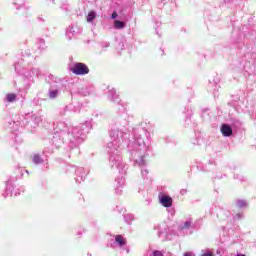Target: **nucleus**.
Wrapping results in <instances>:
<instances>
[{
	"instance_id": "423d86ee",
	"label": "nucleus",
	"mask_w": 256,
	"mask_h": 256,
	"mask_svg": "<svg viewBox=\"0 0 256 256\" xmlns=\"http://www.w3.org/2000/svg\"><path fill=\"white\" fill-rule=\"evenodd\" d=\"M61 95V86L59 85H52L48 91L49 99H57Z\"/></svg>"
},
{
	"instance_id": "f8f14e48",
	"label": "nucleus",
	"mask_w": 256,
	"mask_h": 256,
	"mask_svg": "<svg viewBox=\"0 0 256 256\" xmlns=\"http://www.w3.org/2000/svg\"><path fill=\"white\" fill-rule=\"evenodd\" d=\"M77 27H69L66 31V37L73 39L75 33H77Z\"/></svg>"
},
{
	"instance_id": "20e7f679",
	"label": "nucleus",
	"mask_w": 256,
	"mask_h": 256,
	"mask_svg": "<svg viewBox=\"0 0 256 256\" xmlns=\"http://www.w3.org/2000/svg\"><path fill=\"white\" fill-rule=\"evenodd\" d=\"M72 73L75 75H87L89 73V67L84 63H76L72 67Z\"/></svg>"
},
{
	"instance_id": "2eb2a0df",
	"label": "nucleus",
	"mask_w": 256,
	"mask_h": 256,
	"mask_svg": "<svg viewBox=\"0 0 256 256\" xmlns=\"http://www.w3.org/2000/svg\"><path fill=\"white\" fill-rule=\"evenodd\" d=\"M32 161L35 163V165H41V163H43V158H41L39 154H34L32 156Z\"/></svg>"
},
{
	"instance_id": "4468645a",
	"label": "nucleus",
	"mask_w": 256,
	"mask_h": 256,
	"mask_svg": "<svg viewBox=\"0 0 256 256\" xmlns=\"http://www.w3.org/2000/svg\"><path fill=\"white\" fill-rule=\"evenodd\" d=\"M71 135H72V137H74V139H79V137H81V135H83V131H80L79 128H73Z\"/></svg>"
},
{
	"instance_id": "bb28decb",
	"label": "nucleus",
	"mask_w": 256,
	"mask_h": 256,
	"mask_svg": "<svg viewBox=\"0 0 256 256\" xmlns=\"http://www.w3.org/2000/svg\"><path fill=\"white\" fill-rule=\"evenodd\" d=\"M111 17L112 19H117V12H113Z\"/></svg>"
},
{
	"instance_id": "9b49d317",
	"label": "nucleus",
	"mask_w": 256,
	"mask_h": 256,
	"mask_svg": "<svg viewBox=\"0 0 256 256\" xmlns=\"http://www.w3.org/2000/svg\"><path fill=\"white\" fill-rule=\"evenodd\" d=\"M96 18H97V12L92 10L88 12V15L86 16V21L87 23H93V21H95Z\"/></svg>"
},
{
	"instance_id": "aec40b11",
	"label": "nucleus",
	"mask_w": 256,
	"mask_h": 256,
	"mask_svg": "<svg viewBox=\"0 0 256 256\" xmlns=\"http://www.w3.org/2000/svg\"><path fill=\"white\" fill-rule=\"evenodd\" d=\"M135 219V217L133 216V214H126L124 216V221L128 224L131 225V223H133V220Z\"/></svg>"
},
{
	"instance_id": "6ab92c4d",
	"label": "nucleus",
	"mask_w": 256,
	"mask_h": 256,
	"mask_svg": "<svg viewBox=\"0 0 256 256\" xmlns=\"http://www.w3.org/2000/svg\"><path fill=\"white\" fill-rule=\"evenodd\" d=\"M114 29H125V22L115 20L114 21Z\"/></svg>"
},
{
	"instance_id": "f257e3e1",
	"label": "nucleus",
	"mask_w": 256,
	"mask_h": 256,
	"mask_svg": "<svg viewBox=\"0 0 256 256\" xmlns=\"http://www.w3.org/2000/svg\"><path fill=\"white\" fill-rule=\"evenodd\" d=\"M111 142L107 144L108 153L110 155L109 164L112 169H118L121 175H125L127 170L125 169V163H123V158L119 149H121V141L125 137V133L120 131L119 128H112L110 131Z\"/></svg>"
},
{
	"instance_id": "412c9836",
	"label": "nucleus",
	"mask_w": 256,
	"mask_h": 256,
	"mask_svg": "<svg viewBox=\"0 0 256 256\" xmlns=\"http://www.w3.org/2000/svg\"><path fill=\"white\" fill-rule=\"evenodd\" d=\"M200 256H213V250L211 249H204Z\"/></svg>"
},
{
	"instance_id": "393cba45",
	"label": "nucleus",
	"mask_w": 256,
	"mask_h": 256,
	"mask_svg": "<svg viewBox=\"0 0 256 256\" xmlns=\"http://www.w3.org/2000/svg\"><path fill=\"white\" fill-rule=\"evenodd\" d=\"M243 218V214H237L236 216H234V219H242Z\"/></svg>"
},
{
	"instance_id": "39448f33",
	"label": "nucleus",
	"mask_w": 256,
	"mask_h": 256,
	"mask_svg": "<svg viewBox=\"0 0 256 256\" xmlns=\"http://www.w3.org/2000/svg\"><path fill=\"white\" fill-rule=\"evenodd\" d=\"M158 201L162 207H165L166 209H170V207H173V198L167 194H160L158 196Z\"/></svg>"
},
{
	"instance_id": "cd10ccee",
	"label": "nucleus",
	"mask_w": 256,
	"mask_h": 256,
	"mask_svg": "<svg viewBox=\"0 0 256 256\" xmlns=\"http://www.w3.org/2000/svg\"><path fill=\"white\" fill-rule=\"evenodd\" d=\"M184 256H193V253H191V252H186V253L184 254Z\"/></svg>"
},
{
	"instance_id": "ddd939ff",
	"label": "nucleus",
	"mask_w": 256,
	"mask_h": 256,
	"mask_svg": "<svg viewBox=\"0 0 256 256\" xmlns=\"http://www.w3.org/2000/svg\"><path fill=\"white\" fill-rule=\"evenodd\" d=\"M108 97L111 99V101H117L119 99L117 91L113 88L109 90Z\"/></svg>"
},
{
	"instance_id": "f3484780",
	"label": "nucleus",
	"mask_w": 256,
	"mask_h": 256,
	"mask_svg": "<svg viewBox=\"0 0 256 256\" xmlns=\"http://www.w3.org/2000/svg\"><path fill=\"white\" fill-rule=\"evenodd\" d=\"M76 175H80V179L76 178L77 183H80V181H83V179L85 178V172H83L82 168L76 170Z\"/></svg>"
},
{
	"instance_id": "c85d7f7f",
	"label": "nucleus",
	"mask_w": 256,
	"mask_h": 256,
	"mask_svg": "<svg viewBox=\"0 0 256 256\" xmlns=\"http://www.w3.org/2000/svg\"><path fill=\"white\" fill-rule=\"evenodd\" d=\"M233 0H224V3H231Z\"/></svg>"
},
{
	"instance_id": "1a4fd4ad",
	"label": "nucleus",
	"mask_w": 256,
	"mask_h": 256,
	"mask_svg": "<svg viewBox=\"0 0 256 256\" xmlns=\"http://www.w3.org/2000/svg\"><path fill=\"white\" fill-rule=\"evenodd\" d=\"M116 183H117V186L115 191L117 195H121V193L123 192V187H125V178L124 177L117 178Z\"/></svg>"
},
{
	"instance_id": "9d476101",
	"label": "nucleus",
	"mask_w": 256,
	"mask_h": 256,
	"mask_svg": "<svg viewBox=\"0 0 256 256\" xmlns=\"http://www.w3.org/2000/svg\"><path fill=\"white\" fill-rule=\"evenodd\" d=\"M157 235L162 241H165L167 239V228H165L164 225H159L157 228Z\"/></svg>"
},
{
	"instance_id": "6e6552de",
	"label": "nucleus",
	"mask_w": 256,
	"mask_h": 256,
	"mask_svg": "<svg viewBox=\"0 0 256 256\" xmlns=\"http://www.w3.org/2000/svg\"><path fill=\"white\" fill-rule=\"evenodd\" d=\"M221 133L223 137H231L233 135V128H231V126L228 124H223L221 126Z\"/></svg>"
},
{
	"instance_id": "0eeeda50",
	"label": "nucleus",
	"mask_w": 256,
	"mask_h": 256,
	"mask_svg": "<svg viewBox=\"0 0 256 256\" xmlns=\"http://www.w3.org/2000/svg\"><path fill=\"white\" fill-rule=\"evenodd\" d=\"M125 245H127V239L121 235H116L114 245L112 247H120V249H123Z\"/></svg>"
},
{
	"instance_id": "b1692460",
	"label": "nucleus",
	"mask_w": 256,
	"mask_h": 256,
	"mask_svg": "<svg viewBox=\"0 0 256 256\" xmlns=\"http://www.w3.org/2000/svg\"><path fill=\"white\" fill-rule=\"evenodd\" d=\"M42 119H41V116H37L35 118V123H37V125H39V123H41Z\"/></svg>"
},
{
	"instance_id": "4be33fe9",
	"label": "nucleus",
	"mask_w": 256,
	"mask_h": 256,
	"mask_svg": "<svg viewBox=\"0 0 256 256\" xmlns=\"http://www.w3.org/2000/svg\"><path fill=\"white\" fill-rule=\"evenodd\" d=\"M17 96L15 94H7L6 99L9 103H13Z\"/></svg>"
},
{
	"instance_id": "5701e85b",
	"label": "nucleus",
	"mask_w": 256,
	"mask_h": 256,
	"mask_svg": "<svg viewBox=\"0 0 256 256\" xmlns=\"http://www.w3.org/2000/svg\"><path fill=\"white\" fill-rule=\"evenodd\" d=\"M153 256H165V252L163 251H159V250H155L152 252Z\"/></svg>"
},
{
	"instance_id": "7c9ffc66",
	"label": "nucleus",
	"mask_w": 256,
	"mask_h": 256,
	"mask_svg": "<svg viewBox=\"0 0 256 256\" xmlns=\"http://www.w3.org/2000/svg\"><path fill=\"white\" fill-rule=\"evenodd\" d=\"M236 256H245V254H237Z\"/></svg>"
},
{
	"instance_id": "c756f323",
	"label": "nucleus",
	"mask_w": 256,
	"mask_h": 256,
	"mask_svg": "<svg viewBox=\"0 0 256 256\" xmlns=\"http://www.w3.org/2000/svg\"><path fill=\"white\" fill-rule=\"evenodd\" d=\"M28 79H29L31 82H33V76H30Z\"/></svg>"
},
{
	"instance_id": "f03ea898",
	"label": "nucleus",
	"mask_w": 256,
	"mask_h": 256,
	"mask_svg": "<svg viewBox=\"0 0 256 256\" xmlns=\"http://www.w3.org/2000/svg\"><path fill=\"white\" fill-rule=\"evenodd\" d=\"M128 149L139 167L145 165V155L149 150V132L142 130L141 133L135 134L134 141L128 144Z\"/></svg>"
},
{
	"instance_id": "dca6fc26",
	"label": "nucleus",
	"mask_w": 256,
	"mask_h": 256,
	"mask_svg": "<svg viewBox=\"0 0 256 256\" xmlns=\"http://www.w3.org/2000/svg\"><path fill=\"white\" fill-rule=\"evenodd\" d=\"M247 206H248L247 201L243 199H239L236 201V207H238L239 209H245Z\"/></svg>"
},
{
	"instance_id": "a211bd4d",
	"label": "nucleus",
	"mask_w": 256,
	"mask_h": 256,
	"mask_svg": "<svg viewBox=\"0 0 256 256\" xmlns=\"http://www.w3.org/2000/svg\"><path fill=\"white\" fill-rule=\"evenodd\" d=\"M193 224V220L191 219H188L186 220L181 226H180V229H190L191 228V225Z\"/></svg>"
},
{
	"instance_id": "7ed1b4c3",
	"label": "nucleus",
	"mask_w": 256,
	"mask_h": 256,
	"mask_svg": "<svg viewBox=\"0 0 256 256\" xmlns=\"http://www.w3.org/2000/svg\"><path fill=\"white\" fill-rule=\"evenodd\" d=\"M17 195H21V192H17L15 186H13V181L8 180L6 182V190L3 197H17Z\"/></svg>"
},
{
	"instance_id": "a878e982",
	"label": "nucleus",
	"mask_w": 256,
	"mask_h": 256,
	"mask_svg": "<svg viewBox=\"0 0 256 256\" xmlns=\"http://www.w3.org/2000/svg\"><path fill=\"white\" fill-rule=\"evenodd\" d=\"M141 173L143 176H145L147 175V173H149V171H147V169H142Z\"/></svg>"
},
{
	"instance_id": "2f4dec72",
	"label": "nucleus",
	"mask_w": 256,
	"mask_h": 256,
	"mask_svg": "<svg viewBox=\"0 0 256 256\" xmlns=\"http://www.w3.org/2000/svg\"><path fill=\"white\" fill-rule=\"evenodd\" d=\"M126 253H129V249H126Z\"/></svg>"
}]
</instances>
